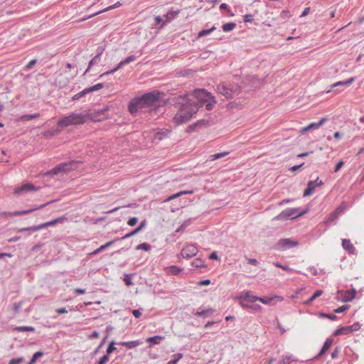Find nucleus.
Instances as JSON below:
<instances>
[{
  "label": "nucleus",
  "instance_id": "c03bdc74",
  "mask_svg": "<svg viewBox=\"0 0 364 364\" xmlns=\"http://www.w3.org/2000/svg\"><path fill=\"white\" fill-rule=\"evenodd\" d=\"M114 345H115V342L114 341H112L109 343V344L108 345V347L107 348V350H106V352H107L106 355H109V354H111L116 350Z\"/></svg>",
  "mask_w": 364,
  "mask_h": 364
},
{
  "label": "nucleus",
  "instance_id": "680f3d73",
  "mask_svg": "<svg viewBox=\"0 0 364 364\" xmlns=\"http://www.w3.org/2000/svg\"><path fill=\"white\" fill-rule=\"evenodd\" d=\"M85 95V92L83 90H82L81 92L77 93L76 95H75L73 97V100H79L80 98L84 97Z\"/></svg>",
  "mask_w": 364,
  "mask_h": 364
},
{
  "label": "nucleus",
  "instance_id": "9d476101",
  "mask_svg": "<svg viewBox=\"0 0 364 364\" xmlns=\"http://www.w3.org/2000/svg\"><path fill=\"white\" fill-rule=\"evenodd\" d=\"M299 245V242L296 240H293L290 238L281 239L278 242L279 248L282 250H286L287 249L296 247Z\"/></svg>",
  "mask_w": 364,
  "mask_h": 364
},
{
  "label": "nucleus",
  "instance_id": "bf43d9fd",
  "mask_svg": "<svg viewBox=\"0 0 364 364\" xmlns=\"http://www.w3.org/2000/svg\"><path fill=\"white\" fill-rule=\"evenodd\" d=\"M253 21V16L250 14L244 16V21L245 23L252 22Z\"/></svg>",
  "mask_w": 364,
  "mask_h": 364
},
{
  "label": "nucleus",
  "instance_id": "f3484780",
  "mask_svg": "<svg viewBox=\"0 0 364 364\" xmlns=\"http://www.w3.org/2000/svg\"><path fill=\"white\" fill-rule=\"evenodd\" d=\"M39 188H36L33 184L32 183H26L21 186L19 188H17L15 190V193L16 194H21L24 191H37Z\"/></svg>",
  "mask_w": 364,
  "mask_h": 364
},
{
  "label": "nucleus",
  "instance_id": "4468645a",
  "mask_svg": "<svg viewBox=\"0 0 364 364\" xmlns=\"http://www.w3.org/2000/svg\"><path fill=\"white\" fill-rule=\"evenodd\" d=\"M107 109L95 110L94 112L87 113V117L94 121H101L106 117Z\"/></svg>",
  "mask_w": 364,
  "mask_h": 364
},
{
  "label": "nucleus",
  "instance_id": "9b49d317",
  "mask_svg": "<svg viewBox=\"0 0 364 364\" xmlns=\"http://www.w3.org/2000/svg\"><path fill=\"white\" fill-rule=\"evenodd\" d=\"M323 184V181H319L318 178H317L315 181H309L308 185H307V188L304 191L303 196L304 197L310 196L314 192V190H315L316 187L321 186Z\"/></svg>",
  "mask_w": 364,
  "mask_h": 364
},
{
  "label": "nucleus",
  "instance_id": "39448f33",
  "mask_svg": "<svg viewBox=\"0 0 364 364\" xmlns=\"http://www.w3.org/2000/svg\"><path fill=\"white\" fill-rule=\"evenodd\" d=\"M298 208H287L275 216L274 220H287L297 218L304 215L306 211L299 213Z\"/></svg>",
  "mask_w": 364,
  "mask_h": 364
},
{
  "label": "nucleus",
  "instance_id": "864d4df0",
  "mask_svg": "<svg viewBox=\"0 0 364 364\" xmlns=\"http://www.w3.org/2000/svg\"><path fill=\"white\" fill-rule=\"evenodd\" d=\"M274 265L277 267H279V268H282V269L285 270V271H287V272H293V269L289 268V267L287 266H284V265H282V264H279V263H274Z\"/></svg>",
  "mask_w": 364,
  "mask_h": 364
},
{
  "label": "nucleus",
  "instance_id": "f257e3e1",
  "mask_svg": "<svg viewBox=\"0 0 364 364\" xmlns=\"http://www.w3.org/2000/svg\"><path fill=\"white\" fill-rule=\"evenodd\" d=\"M178 100V110L173 117V122L177 125L189 121L199 109L198 104L186 97V95L179 96Z\"/></svg>",
  "mask_w": 364,
  "mask_h": 364
},
{
  "label": "nucleus",
  "instance_id": "aec40b11",
  "mask_svg": "<svg viewBox=\"0 0 364 364\" xmlns=\"http://www.w3.org/2000/svg\"><path fill=\"white\" fill-rule=\"evenodd\" d=\"M117 241H119V238H115L114 240L109 241V242L105 243V245H101L99 248H97V250L93 251L90 255H95L101 252L102 251L107 249V247H111Z\"/></svg>",
  "mask_w": 364,
  "mask_h": 364
},
{
  "label": "nucleus",
  "instance_id": "2f4dec72",
  "mask_svg": "<svg viewBox=\"0 0 364 364\" xmlns=\"http://www.w3.org/2000/svg\"><path fill=\"white\" fill-rule=\"evenodd\" d=\"M178 13H179L178 11H172L168 12L165 16L166 22V23L170 22L172 19H173L178 14Z\"/></svg>",
  "mask_w": 364,
  "mask_h": 364
},
{
  "label": "nucleus",
  "instance_id": "20e7f679",
  "mask_svg": "<svg viewBox=\"0 0 364 364\" xmlns=\"http://www.w3.org/2000/svg\"><path fill=\"white\" fill-rule=\"evenodd\" d=\"M87 114H82L81 113H72L71 114L64 117L59 119L58 124L62 127H68L72 124H84L86 122Z\"/></svg>",
  "mask_w": 364,
  "mask_h": 364
},
{
  "label": "nucleus",
  "instance_id": "49530a36",
  "mask_svg": "<svg viewBox=\"0 0 364 364\" xmlns=\"http://www.w3.org/2000/svg\"><path fill=\"white\" fill-rule=\"evenodd\" d=\"M124 283H125V284L127 286H131V285L133 284V282H132V275L131 274H126L124 275Z\"/></svg>",
  "mask_w": 364,
  "mask_h": 364
},
{
  "label": "nucleus",
  "instance_id": "4c0bfd02",
  "mask_svg": "<svg viewBox=\"0 0 364 364\" xmlns=\"http://www.w3.org/2000/svg\"><path fill=\"white\" fill-rule=\"evenodd\" d=\"M192 193H193L192 191H181L179 193H177L176 194H173V195L170 196L165 201H170V200H171L173 199H175V198H178V197H179V196H181L183 195V194Z\"/></svg>",
  "mask_w": 364,
  "mask_h": 364
},
{
  "label": "nucleus",
  "instance_id": "774afa93",
  "mask_svg": "<svg viewBox=\"0 0 364 364\" xmlns=\"http://www.w3.org/2000/svg\"><path fill=\"white\" fill-rule=\"evenodd\" d=\"M43 355V352H41V351H38V352H36V353L33 355V356H32V357H33L34 359H36V360H37L39 358L42 357Z\"/></svg>",
  "mask_w": 364,
  "mask_h": 364
},
{
  "label": "nucleus",
  "instance_id": "f704fd0d",
  "mask_svg": "<svg viewBox=\"0 0 364 364\" xmlns=\"http://www.w3.org/2000/svg\"><path fill=\"white\" fill-rule=\"evenodd\" d=\"M338 212H336V211H333L332 212L329 216L328 217V218L325 220V224H329L331 223H332L333 220H335L338 217Z\"/></svg>",
  "mask_w": 364,
  "mask_h": 364
},
{
  "label": "nucleus",
  "instance_id": "0e129e2a",
  "mask_svg": "<svg viewBox=\"0 0 364 364\" xmlns=\"http://www.w3.org/2000/svg\"><path fill=\"white\" fill-rule=\"evenodd\" d=\"M104 50H105V48L103 47H102V46L97 47V50H96L97 51V54H96L95 56H98V58H100V57L102 55Z\"/></svg>",
  "mask_w": 364,
  "mask_h": 364
},
{
  "label": "nucleus",
  "instance_id": "09e8293b",
  "mask_svg": "<svg viewBox=\"0 0 364 364\" xmlns=\"http://www.w3.org/2000/svg\"><path fill=\"white\" fill-rule=\"evenodd\" d=\"M109 360V356L108 355H104L100 358L96 364H106Z\"/></svg>",
  "mask_w": 364,
  "mask_h": 364
},
{
  "label": "nucleus",
  "instance_id": "cd10ccee",
  "mask_svg": "<svg viewBox=\"0 0 364 364\" xmlns=\"http://www.w3.org/2000/svg\"><path fill=\"white\" fill-rule=\"evenodd\" d=\"M323 294V291L321 289L316 290L314 294L306 301L304 302L306 305H309L314 300H315L318 296H321Z\"/></svg>",
  "mask_w": 364,
  "mask_h": 364
},
{
  "label": "nucleus",
  "instance_id": "72a5a7b5",
  "mask_svg": "<svg viewBox=\"0 0 364 364\" xmlns=\"http://www.w3.org/2000/svg\"><path fill=\"white\" fill-rule=\"evenodd\" d=\"M192 265L196 268L205 267V262L200 258H196L192 262Z\"/></svg>",
  "mask_w": 364,
  "mask_h": 364
},
{
  "label": "nucleus",
  "instance_id": "ddd939ff",
  "mask_svg": "<svg viewBox=\"0 0 364 364\" xmlns=\"http://www.w3.org/2000/svg\"><path fill=\"white\" fill-rule=\"evenodd\" d=\"M197 247L193 245H186L181 250V255L184 258H189L195 256L197 253Z\"/></svg>",
  "mask_w": 364,
  "mask_h": 364
},
{
  "label": "nucleus",
  "instance_id": "ea45409f",
  "mask_svg": "<svg viewBox=\"0 0 364 364\" xmlns=\"http://www.w3.org/2000/svg\"><path fill=\"white\" fill-rule=\"evenodd\" d=\"M123 66H119V63L117 65V67H115L114 69L112 70H110L109 71H107L102 74H101L99 77L100 79L104 77L106 75H110V74H113L116 71H117L119 69H120L121 68H122Z\"/></svg>",
  "mask_w": 364,
  "mask_h": 364
},
{
  "label": "nucleus",
  "instance_id": "a18cd8bd",
  "mask_svg": "<svg viewBox=\"0 0 364 364\" xmlns=\"http://www.w3.org/2000/svg\"><path fill=\"white\" fill-rule=\"evenodd\" d=\"M64 220H65L64 218L60 217L56 219L52 220L49 222H47L48 227L53 226V225H56L57 223L63 221Z\"/></svg>",
  "mask_w": 364,
  "mask_h": 364
},
{
  "label": "nucleus",
  "instance_id": "2eb2a0df",
  "mask_svg": "<svg viewBox=\"0 0 364 364\" xmlns=\"http://www.w3.org/2000/svg\"><path fill=\"white\" fill-rule=\"evenodd\" d=\"M193 96L198 100L196 103L200 104V106L205 102V89H196L193 92Z\"/></svg>",
  "mask_w": 364,
  "mask_h": 364
},
{
  "label": "nucleus",
  "instance_id": "603ef678",
  "mask_svg": "<svg viewBox=\"0 0 364 364\" xmlns=\"http://www.w3.org/2000/svg\"><path fill=\"white\" fill-rule=\"evenodd\" d=\"M138 222V218L136 217H132L129 219L127 221V224L129 226H134Z\"/></svg>",
  "mask_w": 364,
  "mask_h": 364
},
{
  "label": "nucleus",
  "instance_id": "338daca9",
  "mask_svg": "<svg viewBox=\"0 0 364 364\" xmlns=\"http://www.w3.org/2000/svg\"><path fill=\"white\" fill-rule=\"evenodd\" d=\"M308 270L309 272L312 274V275H317L318 274V271H317V269L315 268L314 267H310L308 268Z\"/></svg>",
  "mask_w": 364,
  "mask_h": 364
},
{
  "label": "nucleus",
  "instance_id": "4be33fe9",
  "mask_svg": "<svg viewBox=\"0 0 364 364\" xmlns=\"http://www.w3.org/2000/svg\"><path fill=\"white\" fill-rule=\"evenodd\" d=\"M215 104V97L210 92H206V109H211Z\"/></svg>",
  "mask_w": 364,
  "mask_h": 364
},
{
  "label": "nucleus",
  "instance_id": "a19ab883",
  "mask_svg": "<svg viewBox=\"0 0 364 364\" xmlns=\"http://www.w3.org/2000/svg\"><path fill=\"white\" fill-rule=\"evenodd\" d=\"M38 113L33 114H24L21 117V120L23 121H29L33 119L38 118L39 117Z\"/></svg>",
  "mask_w": 364,
  "mask_h": 364
},
{
  "label": "nucleus",
  "instance_id": "69168bd1",
  "mask_svg": "<svg viewBox=\"0 0 364 364\" xmlns=\"http://www.w3.org/2000/svg\"><path fill=\"white\" fill-rule=\"evenodd\" d=\"M132 314L135 318H139L141 316V312L139 309H134L132 311Z\"/></svg>",
  "mask_w": 364,
  "mask_h": 364
},
{
  "label": "nucleus",
  "instance_id": "58836bf2",
  "mask_svg": "<svg viewBox=\"0 0 364 364\" xmlns=\"http://www.w3.org/2000/svg\"><path fill=\"white\" fill-rule=\"evenodd\" d=\"M161 23V25L159 27L160 28H163L167 23L166 22V20H164L160 16H156L155 17V26H158Z\"/></svg>",
  "mask_w": 364,
  "mask_h": 364
},
{
  "label": "nucleus",
  "instance_id": "e2e57ef3",
  "mask_svg": "<svg viewBox=\"0 0 364 364\" xmlns=\"http://www.w3.org/2000/svg\"><path fill=\"white\" fill-rule=\"evenodd\" d=\"M103 87H104V84L103 83H98V84H96V85L92 86L93 92L94 91H97V90H100V89H102Z\"/></svg>",
  "mask_w": 364,
  "mask_h": 364
},
{
  "label": "nucleus",
  "instance_id": "6ab92c4d",
  "mask_svg": "<svg viewBox=\"0 0 364 364\" xmlns=\"http://www.w3.org/2000/svg\"><path fill=\"white\" fill-rule=\"evenodd\" d=\"M342 247L343 248L346 250L350 254H354L355 253V247L350 241V240L348 239H343L342 240Z\"/></svg>",
  "mask_w": 364,
  "mask_h": 364
},
{
  "label": "nucleus",
  "instance_id": "37998d69",
  "mask_svg": "<svg viewBox=\"0 0 364 364\" xmlns=\"http://www.w3.org/2000/svg\"><path fill=\"white\" fill-rule=\"evenodd\" d=\"M245 308L252 309L255 312L261 311L262 309V307L259 304H248V306H245Z\"/></svg>",
  "mask_w": 364,
  "mask_h": 364
},
{
  "label": "nucleus",
  "instance_id": "5fc2aeb1",
  "mask_svg": "<svg viewBox=\"0 0 364 364\" xmlns=\"http://www.w3.org/2000/svg\"><path fill=\"white\" fill-rule=\"evenodd\" d=\"M36 62L37 60L36 59L31 60L25 67V70L28 71L31 70L33 68V66L36 63Z\"/></svg>",
  "mask_w": 364,
  "mask_h": 364
},
{
  "label": "nucleus",
  "instance_id": "f8f14e48",
  "mask_svg": "<svg viewBox=\"0 0 364 364\" xmlns=\"http://www.w3.org/2000/svg\"><path fill=\"white\" fill-rule=\"evenodd\" d=\"M50 203L51 202H50ZM48 204H49V203H47L41 205L39 206L35 207L33 208H31V209H28V210H21V211L5 212V213H4V214L5 215H8V216H18V215H26V214H28V213H31L33 212L36 210L42 209V208H43L44 207H46Z\"/></svg>",
  "mask_w": 364,
  "mask_h": 364
},
{
  "label": "nucleus",
  "instance_id": "de8ad7c7",
  "mask_svg": "<svg viewBox=\"0 0 364 364\" xmlns=\"http://www.w3.org/2000/svg\"><path fill=\"white\" fill-rule=\"evenodd\" d=\"M26 230H31V231L35 232V231H38V226L35 225V226H31V227H28V228H23L18 229V232H24Z\"/></svg>",
  "mask_w": 364,
  "mask_h": 364
},
{
  "label": "nucleus",
  "instance_id": "c85d7f7f",
  "mask_svg": "<svg viewBox=\"0 0 364 364\" xmlns=\"http://www.w3.org/2000/svg\"><path fill=\"white\" fill-rule=\"evenodd\" d=\"M229 154L228 151H223L221 153H218L215 154H211L209 156V160L210 161H215L216 159H220L222 157L226 156Z\"/></svg>",
  "mask_w": 364,
  "mask_h": 364
},
{
  "label": "nucleus",
  "instance_id": "393cba45",
  "mask_svg": "<svg viewBox=\"0 0 364 364\" xmlns=\"http://www.w3.org/2000/svg\"><path fill=\"white\" fill-rule=\"evenodd\" d=\"M119 344L131 349L139 346L141 344V341L139 340L132 341H124L120 342Z\"/></svg>",
  "mask_w": 364,
  "mask_h": 364
},
{
  "label": "nucleus",
  "instance_id": "c9c22d12",
  "mask_svg": "<svg viewBox=\"0 0 364 364\" xmlns=\"http://www.w3.org/2000/svg\"><path fill=\"white\" fill-rule=\"evenodd\" d=\"M181 269L177 266H171L168 268V272L172 275H178Z\"/></svg>",
  "mask_w": 364,
  "mask_h": 364
},
{
  "label": "nucleus",
  "instance_id": "4d7b16f0",
  "mask_svg": "<svg viewBox=\"0 0 364 364\" xmlns=\"http://www.w3.org/2000/svg\"><path fill=\"white\" fill-rule=\"evenodd\" d=\"M340 85H346V86H348L347 81L346 80L338 81L337 82H335V83L332 84L331 87V89H332V88L340 86Z\"/></svg>",
  "mask_w": 364,
  "mask_h": 364
},
{
  "label": "nucleus",
  "instance_id": "8fccbe9b",
  "mask_svg": "<svg viewBox=\"0 0 364 364\" xmlns=\"http://www.w3.org/2000/svg\"><path fill=\"white\" fill-rule=\"evenodd\" d=\"M23 360V358H13L9 361L8 364H21Z\"/></svg>",
  "mask_w": 364,
  "mask_h": 364
},
{
  "label": "nucleus",
  "instance_id": "7ed1b4c3",
  "mask_svg": "<svg viewBox=\"0 0 364 364\" xmlns=\"http://www.w3.org/2000/svg\"><path fill=\"white\" fill-rule=\"evenodd\" d=\"M78 161L72 160L63 163H60L52 169L46 171L44 173L46 176H53L60 173H68L71 171L75 170L77 168Z\"/></svg>",
  "mask_w": 364,
  "mask_h": 364
},
{
  "label": "nucleus",
  "instance_id": "dca6fc26",
  "mask_svg": "<svg viewBox=\"0 0 364 364\" xmlns=\"http://www.w3.org/2000/svg\"><path fill=\"white\" fill-rule=\"evenodd\" d=\"M171 134V130L168 129H160L154 133V140L161 141L166 137H168Z\"/></svg>",
  "mask_w": 364,
  "mask_h": 364
},
{
  "label": "nucleus",
  "instance_id": "7c9ffc66",
  "mask_svg": "<svg viewBox=\"0 0 364 364\" xmlns=\"http://www.w3.org/2000/svg\"><path fill=\"white\" fill-rule=\"evenodd\" d=\"M100 58H98V56H95L94 58H92L91 59V60L89 62L88 68L84 73V75H85L90 70V69L92 68V66H93L94 65L98 64L100 63Z\"/></svg>",
  "mask_w": 364,
  "mask_h": 364
},
{
  "label": "nucleus",
  "instance_id": "bb28decb",
  "mask_svg": "<svg viewBox=\"0 0 364 364\" xmlns=\"http://www.w3.org/2000/svg\"><path fill=\"white\" fill-rule=\"evenodd\" d=\"M120 5H121V4L119 1H117V3H115L114 4H113L112 6H108V7H107V8L102 9V10H100V11H99L97 12H95V13L90 15L87 18H91L92 16H97V15H98V14H101L102 12L107 11H109V10H111L112 9L117 8Z\"/></svg>",
  "mask_w": 364,
  "mask_h": 364
},
{
  "label": "nucleus",
  "instance_id": "f03ea898",
  "mask_svg": "<svg viewBox=\"0 0 364 364\" xmlns=\"http://www.w3.org/2000/svg\"><path fill=\"white\" fill-rule=\"evenodd\" d=\"M162 95L159 90H155L140 97H134L130 101L128 109L132 114H134L143 108L154 105L160 100Z\"/></svg>",
  "mask_w": 364,
  "mask_h": 364
},
{
  "label": "nucleus",
  "instance_id": "e433bc0d",
  "mask_svg": "<svg viewBox=\"0 0 364 364\" xmlns=\"http://www.w3.org/2000/svg\"><path fill=\"white\" fill-rule=\"evenodd\" d=\"M14 331L18 332L31 331L33 332L35 328L32 326H17L14 328Z\"/></svg>",
  "mask_w": 364,
  "mask_h": 364
},
{
  "label": "nucleus",
  "instance_id": "5701e85b",
  "mask_svg": "<svg viewBox=\"0 0 364 364\" xmlns=\"http://www.w3.org/2000/svg\"><path fill=\"white\" fill-rule=\"evenodd\" d=\"M204 125H205L204 119L198 120V122L188 126L187 128V131L188 132H192L196 131L198 127H201Z\"/></svg>",
  "mask_w": 364,
  "mask_h": 364
},
{
  "label": "nucleus",
  "instance_id": "a211bd4d",
  "mask_svg": "<svg viewBox=\"0 0 364 364\" xmlns=\"http://www.w3.org/2000/svg\"><path fill=\"white\" fill-rule=\"evenodd\" d=\"M283 299L284 298L280 296H274L272 297L257 296V301L262 302L264 304H271L274 300L282 301Z\"/></svg>",
  "mask_w": 364,
  "mask_h": 364
},
{
  "label": "nucleus",
  "instance_id": "3c124183",
  "mask_svg": "<svg viewBox=\"0 0 364 364\" xmlns=\"http://www.w3.org/2000/svg\"><path fill=\"white\" fill-rule=\"evenodd\" d=\"M195 71L192 70H184L180 72V75L182 76H190L193 75Z\"/></svg>",
  "mask_w": 364,
  "mask_h": 364
},
{
  "label": "nucleus",
  "instance_id": "79ce46f5",
  "mask_svg": "<svg viewBox=\"0 0 364 364\" xmlns=\"http://www.w3.org/2000/svg\"><path fill=\"white\" fill-rule=\"evenodd\" d=\"M151 245L148 243H146V242H144V243H141L139 245H138L136 247V250H144V251H149L151 250Z\"/></svg>",
  "mask_w": 364,
  "mask_h": 364
},
{
  "label": "nucleus",
  "instance_id": "a878e982",
  "mask_svg": "<svg viewBox=\"0 0 364 364\" xmlns=\"http://www.w3.org/2000/svg\"><path fill=\"white\" fill-rule=\"evenodd\" d=\"M298 360L295 358L292 355L282 356L279 364H290L292 362H296Z\"/></svg>",
  "mask_w": 364,
  "mask_h": 364
},
{
  "label": "nucleus",
  "instance_id": "6e6d98bb",
  "mask_svg": "<svg viewBox=\"0 0 364 364\" xmlns=\"http://www.w3.org/2000/svg\"><path fill=\"white\" fill-rule=\"evenodd\" d=\"M348 309V305L341 306L337 308L336 309H335L334 312L336 314L342 313V312L345 311L346 310H347Z\"/></svg>",
  "mask_w": 364,
  "mask_h": 364
},
{
  "label": "nucleus",
  "instance_id": "052dcab7",
  "mask_svg": "<svg viewBox=\"0 0 364 364\" xmlns=\"http://www.w3.org/2000/svg\"><path fill=\"white\" fill-rule=\"evenodd\" d=\"M146 224H147V221L146 220H144L141 222V223L139 224V225L136 228V229L141 232L146 226Z\"/></svg>",
  "mask_w": 364,
  "mask_h": 364
},
{
  "label": "nucleus",
  "instance_id": "6e6552de",
  "mask_svg": "<svg viewBox=\"0 0 364 364\" xmlns=\"http://www.w3.org/2000/svg\"><path fill=\"white\" fill-rule=\"evenodd\" d=\"M360 328V324L358 322H356L350 326H347L344 327H341L340 328L336 329L333 335L334 336H338V335H346L349 334L353 331H357Z\"/></svg>",
  "mask_w": 364,
  "mask_h": 364
},
{
  "label": "nucleus",
  "instance_id": "0eeeda50",
  "mask_svg": "<svg viewBox=\"0 0 364 364\" xmlns=\"http://www.w3.org/2000/svg\"><path fill=\"white\" fill-rule=\"evenodd\" d=\"M356 296V291L354 289L351 290L342 291L339 290L337 292L336 299L343 302H348L353 300Z\"/></svg>",
  "mask_w": 364,
  "mask_h": 364
},
{
  "label": "nucleus",
  "instance_id": "13d9d810",
  "mask_svg": "<svg viewBox=\"0 0 364 364\" xmlns=\"http://www.w3.org/2000/svg\"><path fill=\"white\" fill-rule=\"evenodd\" d=\"M346 208V204L342 203L340 206H338L336 208V210L335 211L338 212V214L340 215L341 213H343L345 210Z\"/></svg>",
  "mask_w": 364,
  "mask_h": 364
},
{
  "label": "nucleus",
  "instance_id": "1a4fd4ad",
  "mask_svg": "<svg viewBox=\"0 0 364 364\" xmlns=\"http://www.w3.org/2000/svg\"><path fill=\"white\" fill-rule=\"evenodd\" d=\"M328 120L327 117H322L318 122H311L309 125L302 127L299 130V133L303 134L310 131H314L319 129L323 124Z\"/></svg>",
  "mask_w": 364,
  "mask_h": 364
},
{
  "label": "nucleus",
  "instance_id": "c756f323",
  "mask_svg": "<svg viewBox=\"0 0 364 364\" xmlns=\"http://www.w3.org/2000/svg\"><path fill=\"white\" fill-rule=\"evenodd\" d=\"M236 27V23L234 22L226 23L223 25V30L225 32H230Z\"/></svg>",
  "mask_w": 364,
  "mask_h": 364
},
{
  "label": "nucleus",
  "instance_id": "b1692460",
  "mask_svg": "<svg viewBox=\"0 0 364 364\" xmlns=\"http://www.w3.org/2000/svg\"><path fill=\"white\" fill-rule=\"evenodd\" d=\"M164 339V336H155L153 337L148 338L146 339V342H148L150 344V346H151L154 345L159 344L161 343V341Z\"/></svg>",
  "mask_w": 364,
  "mask_h": 364
},
{
  "label": "nucleus",
  "instance_id": "423d86ee",
  "mask_svg": "<svg viewBox=\"0 0 364 364\" xmlns=\"http://www.w3.org/2000/svg\"><path fill=\"white\" fill-rule=\"evenodd\" d=\"M239 301L240 305L242 307L248 306L250 303H254L257 301V296L251 294L250 291H242L240 296L237 297Z\"/></svg>",
  "mask_w": 364,
  "mask_h": 364
},
{
  "label": "nucleus",
  "instance_id": "412c9836",
  "mask_svg": "<svg viewBox=\"0 0 364 364\" xmlns=\"http://www.w3.org/2000/svg\"><path fill=\"white\" fill-rule=\"evenodd\" d=\"M332 343H333V339L331 338H327L325 341L320 352L318 353V355L316 357H315V358H318L320 356H321L322 355H323L328 350V348L331 347Z\"/></svg>",
  "mask_w": 364,
  "mask_h": 364
},
{
  "label": "nucleus",
  "instance_id": "473e14b6",
  "mask_svg": "<svg viewBox=\"0 0 364 364\" xmlns=\"http://www.w3.org/2000/svg\"><path fill=\"white\" fill-rule=\"evenodd\" d=\"M136 59V57L134 55H131L126 58L124 60H122L119 63V66H124L127 64H129L133 61H134Z\"/></svg>",
  "mask_w": 364,
  "mask_h": 364
}]
</instances>
